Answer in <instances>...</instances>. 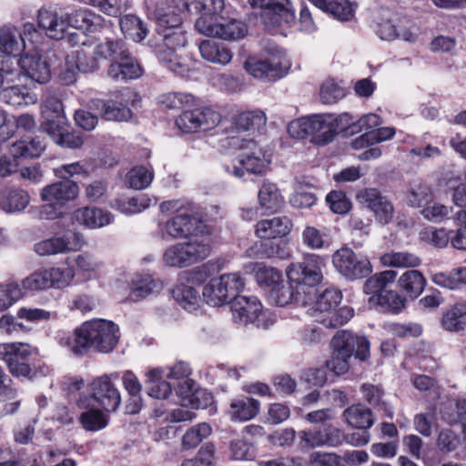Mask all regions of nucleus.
I'll return each instance as SVG.
<instances>
[{"label": "nucleus", "instance_id": "5701e85b", "mask_svg": "<svg viewBox=\"0 0 466 466\" xmlns=\"http://www.w3.org/2000/svg\"><path fill=\"white\" fill-rule=\"evenodd\" d=\"M195 271L185 272L180 277V282L172 290V296L177 303L188 312L198 311L202 303L198 290L189 283L194 279Z\"/></svg>", "mask_w": 466, "mask_h": 466}, {"label": "nucleus", "instance_id": "680f3d73", "mask_svg": "<svg viewBox=\"0 0 466 466\" xmlns=\"http://www.w3.org/2000/svg\"><path fill=\"white\" fill-rule=\"evenodd\" d=\"M302 243L310 249H322L329 246L327 233L313 226H306L301 233Z\"/></svg>", "mask_w": 466, "mask_h": 466}, {"label": "nucleus", "instance_id": "09e8293b", "mask_svg": "<svg viewBox=\"0 0 466 466\" xmlns=\"http://www.w3.org/2000/svg\"><path fill=\"white\" fill-rule=\"evenodd\" d=\"M119 25L123 35L136 43L144 40L147 34V25L134 15H127L119 19Z\"/></svg>", "mask_w": 466, "mask_h": 466}, {"label": "nucleus", "instance_id": "c9c22d12", "mask_svg": "<svg viewBox=\"0 0 466 466\" xmlns=\"http://www.w3.org/2000/svg\"><path fill=\"white\" fill-rule=\"evenodd\" d=\"M258 400L240 396L231 400L228 410V415L232 421L245 422L255 418L259 412Z\"/></svg>", "mask_w": 466, "mask_h": 466}, {"label": "nucleus", "instance_id": "c756f323", "mask_svg": "<svg viewBox=\"0 0 466 466\" xmlns=\"http://www.w3.org/2000/svg\"><path fill=\"white\" fill-rule=\"evenodd\" d=\"M107 75L116 80L137 79L143 75V69L137 60L126 49L110 64Z\"/></svg>", "mask_w": 466, "mask_h": 466}, {"label": "nucleus", "instance_id": "e2e57ef3", "mask_svg": "<svg viewBox=\"0 0 466 466\" xmlns=\"http://www.w3.org/2000/svg\"><path fill=\"white\" fill-rule=\"evenodd\" d=\"M212 432L208 423H198L188 429L182 438V445L185 449H193L198 446Z\"/></svg>", "mask_w": 466, "mask_h": 466}, {"label": "nucleus", "instance_id": "2f4dec72", "mask_svg": "<svg viewBox=\"0 0 466 466\" xmlns=\"http://www.w3.org/2000/svg\"><path fill=\"white\" fill-rule=\"evenodd\" d=\"M292 221L288 217H274L259 220L256 224L255 234L261 239L280 238L289 235L292 229Z\"/></svg>", "mask_w": 466, "mask_h": 466}, {"label": "nucleus", "instance_id": "0eeeda50", "mask_svg": "<svg viewBox=\"0 0 466 466\" xmlns=\"http://www.w3.org/2000/svg\"><path fill=\"white\" fill-rule=\"evenodd\" d=\"M208 235L190 238L188 241L168 246L162 255V261L169 268H182L204 260L211 251Z\"/></svg>", "mask_w": 466, "mask_h": 466}, {"label": "nucleus", "instance_id": "c03bdc74", "mask_svg": "<svg viewBox=\"0 0 466 466\" xmlns=\"http://www.w3.org/2000/svg\"><path fill=\"white\" fill-rule=\"evenodd\" d=\"M267 117L263 111L248 110L238 112L232 117V126L238 131H250L266 125Z\"/></svg>", "mask_w": 466, "mask_h": 466}, {"label": "nucleus", "instance_id": "8fccbe9b", "mask_svg": "<svg viewBox=\"0 0 466 466\" xmlns=\"http://www.w3.org/2000/svg\"><path fill=\"white\" fill-rule=\"evenodd\" d=\"M46 144L36 137L30 141L21 140L14 143L9 153L15 158H34L38 157L44 152Z\"/></svg>", "mask_w": 466, "mask_h": 466}, {"label": "nucleus", "instance_id": "5fc2aeb1", "mask_svg": "<svg viewBox=\"0 0 466 466\" xmlns=\"http://www.w3.org/2000/svg\"><path fill=\"white\" fill-rule=\"evenodd\" d=\"M73 261L76 269L88 279L95 276L103 266V262L99 258L90 251H84L76 255L73 258Z\"/></svg>", "mask_w": 466, "mask_h": 466}, {"label": "nucleus", "instance_id": "f704fd0d", "mask_svg": "<svg viewBox=\"0 0 466 466\" xmlns=\"http://www.w3.org/2000/svg\"><path fill=\"white\" fill-rule=\"evenodd\" d=\"M68 29L92 33L105 25V19L88 9H80L66 15Z\"/></svg>", "mask_w": 466, "mask_h": 466}, {"label": "nucleus", "instance_id": "69168bd1", "mask_svg": "<svg viewBox=\"0 0 466 466\" xmlns=\"http://www.w3.org/2000/svg\"><path fill=\"white\" fill-rule=\"evenodd\" d=\"M252 271L255 272V277L260 286H266L270 289L279 284L282 280V276L277 269L267 267L262 264H252Z\"/></svg>", "mask_w": 466, "mask_h": 466}, {"label": "nucleus", "instance_id": "de8ad7c7", "mask_svg": "<svg viewBox=\"0 0 466 466\" xmlns=\"http://www.w3.org/2000/svg\"><path fill=\"white\" fill-rule=\"evenodd\" d=\"M83 412L80 414L79 421L82 427L89 431H98L108 424V417L98 406L89 403L88 408H80Z\"/></svg>", "mask_w": 466, "mask_h": 466}, {"label": "nucleus", "instance_id": "9b49d317", "mask_svg": "<svg viewBox=\"0 0 466 466\" xmlns=\"http://www.w3.org/2000/svg\"><path fill=\"white\" fill-rule=\"evenodd\" d=\"M197 31L206 36L228 41L242 39L248 33L247 25L237 19L222 16H200L195 23Z\"/></svg>", "mask_w": 466, "mask_h": 466}, {"label": "nucleus", "instance_id": "412c9836", "mask_svg": "<svg viewBox=\"0 0 466 466\" xmlns=\"http://www.w3.org/2000/svg\"><path fill=\"white\" fill-rule=\"evenodd\" d=\"M26 47L21 31L15 26L7 25L0 28V66L9 69L5 63L7 64L13 59L16 61V56L25 51Z\"/></svg>", "mask_w": 466, "mask_h": 466}, {"label": "nucleus", "instance_id": "6ab92c4d", "mask_svg": "<svg viewBox=\"0 0 466 466\" xmlns=\"http://www.w3.org/2000/svg\"><path fill=\"white\" fill-rule=\"evenodd\" d=\"M376 34L385 41L400 39L414 43L418 38L419 30L415 26L408 25L407 21L397 15L384 14L377 23Z\"/></svg>", "mask_w": 466, "mask_h": 466}, {"label": "nucleus", "instance_id": "79ce46f5", "mask_svg": "<svg viewBox=\"0 0 466 466\" xmlns=\"http://www.w3.org/2000/svg\"><path fill=\"white\" fill-rule=\"evenodd\" d=\"M258 202L260 208L269 212H277L282 207L284 200L278 186L265 180L258 189Z\"/></svg>", "mask_w": 466, "mask_h": 466}, {"label": "nucleus", "instance_id": "f03ea898", "mask_svg": "<svg viewBox=\"0 0 466 466\" xmlns=\"http://www.w3.org/2000/svg\"><path fill=\"white\" fill-rule=\"evenodd\" d=\"M157 33L162 39L158 45V59L174 74L183 76L187 71L180 52L187 43L185 31L182 27V18L174 10L156 12Z\"/></svg>", "mask_w": 466, "mask_h": 466}, {"label": "nucleus", "instance_id": "603ef678", "mask_svg": "<svg viewBox=\"0 0 466 466\" xmlns=\"http://www.w3.org/2000/svg\"><path fill=\"white\" fill-rule=\"evenodd\" d=\"M177 391L185 399H188L189 404L195 409L204 408L212 400L210 394L197 390L195 381L188 377L182 381Z\"/></svg>", "mask_w": 466, "mask_h": 466}, {"label": "nucleus", "instance_id": "c85d7f7f", "mask_svg": "<svg viewBox=\"0 0 466 466\" xmlns=\"http://www.w3.org/2000/svg\"><path fill=\"white\" fill-rule=\"evenodd\" d=\"M41 128L46 133L67 125L61 100L53 96H47L41 105Z\"/></svg>", "mask_w": 466, "mask_h": 466}, {"label": "nucleus", "instance_id": "bf43d9fd", "mask_svg": "<svg viewBox=\"0 0 466 466\" xmlns=\"http://www.w3.org/2000/svg\"><path fill=\"white\" fill-rule=\"evenodd\" d=\"M22 298L27 292L49 289L46 268H39L25 278L19 284Z\"/></svg>", "mask_w": 466, "mask_h": 466}, {"label": "nucleus", "instance_id": "ddd939ff", "mask_svg": "<svg viewBox=\"0 0 466 466\" xmlns=\"http://www.w3.org/2000/svg\"><path fill=\"white\" fill-rule=\"evenodd\" d=\"M86 245L84 235L76 230H67L42 239L34 245V251L41 257L77 252Z\"/></svg>", "mask_w": 466, "mask_h": 466}, {"label": "nucleus", "instance_id": "338daca9", "mask_svg": "<svg viewBox=\"0 0 466 466\" xmlns=\"http://www.w3.org/2000/svg\"><path fill=\"white\" fill-rule=\"evenodd\" d=\"M424 218L431 222L440 223L453 218V208L434 202L433 199L421 210Z\"/></svg>", "mask_w": 466, "mask_h": 466}, {"label": "nucleus", "instance_id": "13d9d810", "mask_svg": "<svg viewBox=\"0 0 466 466\" xmlns=\"http://www.w3.org/2000/svg\"><path fill=\"white\" fill-rule=\"evenodd\" d=\"M153 177L152 169L143 166H137L127 172L126 182L129 187L140 190L147 187L151 184Z\"/></svg>", "mask_w": 466, "mask_h": 466}, {"label": "nucleus", "instance_id": "4468645a", "mask_svg": "<svg viewBox=\"0 0 466 466\" xmlns=\"http://www.w3.org/2000/svg\"><path fill=\"white\" fill-rule=\"evenodd\" d=\"M332 264L343 278L350 281L364 279L372 271L369 258L355 253L350 248H341L335 251Z\"/></svg>", "mask_w": 466, "mask_h": 466}, {"label": "nucleus", "instance_id": "774afa93", "mask_svg": "<svg viewBox=\"0 0 466 466\" xmlns=\"http://www.w3.org/2000/svg\"><path fill=\"white\" fill-rule=\"evenodd\" d=\"M346 96V90L334 79L325 80L319 88V98L323 104L337 103Z\"/></svg>", "mask_w": 466, "mask_h": 466}, {"label": "nucleus", "instance_id": "37998d69", "mask_svg": "<svg viewBox=\"0 0 466 466\" xmlns=\"http://www.w3.org/2000/svg\"><path fill=\"white\" fill-rule=\"evenodd\" d=\"M155 201L147 195L140 194L132 198H116L110 206L125 215H134L146 210Z\"/></svg>", "mask_w": 466, "mask_h": 466}, {"label": "nucleus", "instance_id": "1a4fd4ad", "mask_svg": "<svg viewBox=\"0 0 466 466\" xmlns=\"http://www.w3.org/2000/svg\"><path fill=\"white\" fill-rule=\"evenodd\" d=\"M265 58L249 57L245 62V69L254 76L264 81H275L283 77L289 68L285 52L274 44L264 47Z\"/></svg>", "mask_w": 466, "mask_h": 466}, {"label": "nucleus", "instance_id": "423d86ee", "mask_svg": "<svg viewBox=\"0 0 466 466\" xmlns=\"http://www.w3.org/2000/svg\"><path fill=\"white\" fill-rule=\"evenodd\" d=\"M341 299L342 294L339 289H326L318 296L314 305L308 309V313L315 321L327 328L344 325L353 317V309L347 306L337 309Z\"/></svg>", "mask_w": 466, "mask_h": 466}, {"label": "nucleus", "instance_id": "0e129e2a", "mask_svg": "<svg viewBox=\"0 0 466 466\" xmlns=\"http://www.w3.org/2000/svg\"><path fill=\"white\" fill-rule=\"evenodd\" d=\"M124 44L119 40H106L105 42H100L96 45L94 47V58L90 61H94L96 64V60L99 59H112L115 61L120 55L121 51H124Z\"/></svg>", "mask_w": 466, "mask_h": 466}, {"label": "nucleus", "instance_id": "2eb2a0df", "mask_svg": "<svg viewBox=\"0 0 466 466\" xmlns=\"http://www.w3.org/2000/svg\"><path fill=\"white\" fill-rule=\"evenodd\" d=\"M135 96L130 88H123L114 94V97L107 100L95 99L90 102V108L96 110V114L108 121H127L132 116L128 106Z\"/></svg>", "mask_w": 466, "mask_h": 466}, {"label": "nucleus", "instance_id": "a211bd4d", "mask_svg": "<svg viewBox=\"0 0 466 466\" xmlns=\"http://www.w3.org/2000/svg\"><path fill=\"white\" fill-rule=\"evenodd\" d=\"M221 120L219 112L206 106L187 110L176 118V126L184 133L208 131L217 127Z\"/></svg>", "mask_w": 466, "mask_h": 466}, {"label": "nucleus", "instance_id": "393cba45", "mask_svg": "<svg viewBox=\"0 0 466 466\" xmlns=\"http://www.w3.org/2000/svg\"><path fill=\"white\" fill-rule=\"evenodd\" d=\"M358 199L364 204L381 224H388L393 217L392 204L375 188H365L358 193Z\"/></svg>", "mask_w": 466, "mask_h": 466}, {"label": "nucleus", "instance_id": "39448f33", "mask_svg": "<svg viewBox=\"0 0 466 466\" xmlns=\"http://www.w3.org/2000/svg\"><path fill=\"white\" fill-rule=\"evenodd\" d=\"M398 273L387 269L369 278L363 286L365 294L370 295V306L393 313L400 312L404 307V299L397 291L389 289L397 279Z\"/></svg>", "mask_w": 466, "mask_h": 466}, {"label": "nucleus", "instance_id": "052dcab7", "mask_svg": "<svg viewBox=\"0 0 466 466\" xmlns=\"http://www.w3.org/2000/svg\"><path fill=\"white\" fill-rule=\"evenodd\" d=\"M35 349L28 343H0V357L3 360H28Z\"/></svg>", "mask_w": 466, "mask_h": 466}, {"label": "nucleus", "instance_id": "ea45409f", "mask_svg": "<svg viewBox=\"0 0 466 466\" xmlns=\"http://www.w3.org/2000/svg\"><path fill=\"white\" fill-rule=\"evenodd\" d=\"M309 2L339 21H349L354 16L355 6L349 0H309Z\"/></svg>", "mask_w": 466, "mask_h": 466}, {"label": "nucleus", "instance_id": "4c0bfd02", "mask_svg": "<svg viewBox=\"0 0 466 466\" xmlns=\"http://www.w3.org/2000/svg\"><path fill=\"white\" fill-rule=\"evenodd\" d=\"M441 326L444 330L452 333L466 330V301L449 306L442 313Z\"/></svg>", "mask_w": 466, "mask_h": 466}, {"label": "nucleus", "instance_id": "4d7b16f0", "mask_svg": "<svg viewBox=\"0 0 466 466\" xmlns=\"http://www.w3.org/2000/svg\"><path fill=\"white\" fill-rule=\"evenodd\" d=\"M441 419L449 424L461 423L466 437V399L458 400L453 407L445 405L441 410Z\"/></svg>", "mask_w": 466, "mask_h": 466}, {"label": "nucleus", "instance_id": "cd10ccee", "mask_svg": "<svg viewBox=\"0 0 466 466\" xmlns=\"http://www.w3.org/2000/svg\"><path fill=\"white\" fill-rule=\"evenodd\" d=\"M84 48L68 54L64 64L60 67L59 79L65 85H71L76 82L79 71L88 72L96 67L94 61H86Z\"/></svg>", "mask_w": 466, "mask_h": 466}, {"label": "nucleus", "instance_id": "9d476101", "mask_svg": "<svg viewBox=\"0 0 466 466\" xmlns=\"http://www.w3.org/2000/svg\"><path fill=\"white\" fill-rule=\"evenodd\" d=\"M245 282L238 273H227L211 279L202 289L203 300L210 307L231 303L244 289Z\"/></svg>", "mask_w": 466, "mask_h": 466}, {"label": "nucleus", "instance_id": "6e6552de", "mask_svg": "<svg viewBox=\"0 0 466 466\" xmlns=\"http://www.w3.org/2000/svg\"><path fill=\"white\" fill-rule=\"evenodd\" d=\"M119 379L117 372L95 378L89 384L90 394H82L76 400L78 408H88L89 403L100 407L106 412L116 411L121 404V394L115 384Z\"/></svg>", "mask_w": 466, "mask_h": 466}, {"label": "nucleus", "instance_id": "aec40b11", "mask_svg": "<svg viewBox=\"0 0 466 466\" xmlns=\"http://www.w3.org/2000/svg\"><path fill=\"white\" fill-rule=\"evenodd\" d=\"M333 351L346 356L366 360L370 357V341L364 336L354 334L349 330H340L332 338Z\"/></svg>", "mask_w": 466, "mask_h": 466}, {"label": "nucleus", "instance_id": "a878e982", "mask_svg": "<svg viewBox=\"0 0 466 466\" xmlns=\"http://www.w3.org/2000/svg\"><path fill=\"white\" fill-rule=\"evenodd\" d=\"M71 221L87 229H98L112 224L114 216L100 208L83 207L72 212Z\"/></svg>", "mask_w": 466, "mask_h": 466}, {"label": "nucleus", "instance_id": "864d4df0", "mask_svg": "<svg viewBox=\"0 0 466 466\" xmlns=\"http://www.w3.org/2000/svg\"><path fill=\"white\" fill-rule=\"evenodd\" d=\"M380 262L384 267L415 268L421 264V259L410 252L392 251L383 254L380 257Z\"/></svg>", "mask_w": 466, "mask_h": 466}, {"label": "nucleus", "instance_id": "f257e3e1", "mask_svg": "<svg viewBox=\"0 0 466 466\" xmlns=\"http://www.w3.org/2000/svg\"><path fill=\"white\" fill-rule=\"evenodd\" d=\"M118 339V327L102 319L86 321L73 333L58 331L56 335V342L76 357L85 355L91 349L108 353L115 349Z\"/></svg>", "mask_w": 466, "mask_h": 466}, {"label": "nucleus", "instance_id": "bb28decb", "mask_svg": "<svg viewBox=\"0 0 466 466\" xmlns=\"http://www.w3.org/2000/svg\"><path fill=\"white\" fill-rule=\"evenodd\" d=\"M79 187L76 182L64 180L46 186L41 189L40 198L44 202L55 203L58 208L77 198Z\"/></svg>", "mask_w": 466, "mask_h": 466}, {"label": "nucleus", "instance_id": "a19ab883", "mask_svg": "<svg viewBox=\"0 0 466 466\" xmlns=\"http://www.w3.org/2000/svg\"><path fill=\"white\" fill-rule=\"evenodd\" d=\"M164 373L165 370L161 368L151 369L146 373L147 394L151 398L166 400L171 394L172 387L164 380L166 378Z\"/></svg>", "mask_w": 466, "mask_h": 466}, {"label": "nucleus", "instance_id": "4be33fe9", "mask_svg": "<svg viewBox=\"0 0 466 466\" xmlns=\"http://www.w3.org/2000/svg\"><path fill=\"white\" fill-rule=\"evenodd\" d=\"M16 64L26 76L36 83L45 84L50 79L49 65L39 48L25 51Z\"/></svg>", "mask_w": 466, "mask_h": 466}, {"label": "nucleus", "instance_id": "dca6fc26", "mask_svg": "<svg viewBox=\"0 0 466 466\" xmlns=\"http://www.w3.org/2000/svg\"><path fill=\"white\" fill-rule=\"evenodd\" d=\"M324 259L319 255L309 254L299 262L290 264L286 274L291 283L303 289V286L314 288L322 280Z\"/></svg>", "mask_w": 466, "mask_h": 466}, {"label": "nucleus", "instance_id": "e433bc0d", "mask_svg": "<svg viewBox=\"0 0 466 466\" xmlns=\"http://www.w3.org/2000/svg\"><path fill=\"white\" fill-rule=\"evenodd\" d=\"M29 193L19 187H6L0 191V209L5 213H18L30 203Z\"/></svg>", "mask_w": 466, "mask_h": 466}, {"label": "nucleus", "instance_id": "b1692460", "mask_svg": "<svg viewBox=\"0 0 466 466\" xmlns=\"http://www.w3.org/2000/svg\"><path fill=\"white\" fill-rule=\"evenodd\" d=\"M299 439L300 448L305 450L322 446L335 447L341 443L342 434L339 429L329 426L322 430L301 431Z\"/></svg>", "mask_w": 466, "mask_h": 466}, {"label": "nucleus", "instance_id": "3c124183", "mask_svg": "<svg viewBox=\"0 0 466 466\" xmlns=\"http://www.w3.org/2000/svg\"><path fill=\"white\" fill-rule=\"evenodd\" d=\"M343 416L350 426L357 429L367 430L374 423L371 410L360 404L346 409Z\"/></svg>", "mask_w": 466, "mask_h": 466}, {"label": "nucleus", "instance_id": "7c9ffc66", "mask_svg": "<svg viewBox=\"0 0 466 466\" xmlns=\"http://www.w3.org/2000/svg\"><path fill=\"white\" fill-rule=\"evenodd\" d=\"M311 135L318 144L325 145L332 141L338 132V118L331 114H320L309 116Z\"/></svg>", "mask_w": 466, "mask_h": 466}, {"label": "nucleus", "instance_id": "72a5a7b5", "mask_svg": "<svg viewBox=\"0 0 466 466\" xmlns=\"http://www.w3.org/2000/svg\"><path fill=\"white\" fill-rule=\"evenodd\" d=\"M163 289V283L150 275H136L130 282L128 300L140 301L151 295L158 294Z\"/></svg>", "mask_w": 466, "mask_h": 466}, {"label": "nucleus", "instance_id": "58836bf2", "mask_svg": "<svg viewBox=\"0 0 466 466\" xmlns=\"http://www.w3.org/2000/svg\"><path fill=\"white\" fill-rule=\"evenodd\" d=\"M201 57L207 62L226 66L233 57L232 51L224 44L214 40H203L198 44Z\"/></svg>", "mask_w": 466, "mask_h": 466}, {"label": "nucleus", "instance_id": "20e7f679", "mask_svg": "<svg viewBox=\"0 0 466 466\" xmlns=\"http://www.w3.org/2000/svg\"><path fill=\"white\" fill-rule=\"evenodd\" d=\"M227 140L228 146L241 150L237 162L223 164V169L228 175L241 178L245 171L254 175H263L267 172L272 158L269 150L254 140L240 137H230Z\"/></svg>", "mask_w": 466, "mask_h": 466}, {"label": "nucleus", "instance_id": "473e14b6", "mask_svg": "<svg viewBox=\"0 0 466 466\" xmlns=\"http://www.w3.org/2000/svg\"><path fill=\"white\" fill-rule=\"evenodd\" d=\"M38 25L49 38L56 40L64 39L68 30L66 16L44 8L38 12Z\"/></svg>", "mask_w": 466, "mask_h": 466}, {"label": "nucleus", "instance_id": "49530a36", "mask_svg": "<svg viewBox=\"0 0 466 466\" xmlns=\"http://www.w3.org/2000/svg\"><path fill=\"white\" fill-rule=\"evenodd\" d=\"M397 283L399 288L409 296L417 298L423 292L427 281L420 271L410 269L403 272Z\"/></svg>", "mask_w": 466, "mask_h": 466}, {"label": "nucleus", "instance_id": "f3484780", "mask_svg": "<svg viewBox=\"0 0 466 466\" xmlns=\"http://www.w3.org/2000/svg\"><path fill=\"white\" fill-rule=\"evenodd\" d=\"M253 7L261 9L259 16L267 29L274 30L282 24L295 21V13L289 0H248Z\"/></svg>", "mask_w": 466, "mask_h": 466}, {"label": "nucleus", "instance_id": "f8f14e48", "mask_svg": "<svg viewBox=\"0 0 466 466\" xmlns=\"http://www.w3.org/2000/svg\"><path fill=\"white\" fill-rule=\"evenodd\" d=\"M232 319L239 325L255 324L258 328L268 329L275 322L274 316L263 310L262 304L254 296H238L231 302Z\"/></svg>", "mask_w": 466, "mask_h": 466}, {"label": "nucleus", "instance_id": "a18cd8bd", "mask_svg": "<svg viewBox=\"0 0 466 466\" xmlns=\"http://www.w3.org/2000/svg\"><path fill=\"white\" fill-rule=\"evenodd\" d=\"M1 100L12 106L34 105L37 101V96L29 92L25 87L18 86H2Z\"/></svg>", "mask_w": 466, "mask_h": 466}, {"label": "nucleus", "instance_id": "7ed1b4c3", "mask_svg": "<svg viewBox=\"0 0 466 466\" xmlns=\"http://www.w3.org/2000/svg\"><path fill=\"white\" fill-rule=\"evenodd\" d=\"M162 214H176L163 224H159V235L162 239L187 238L199 237L198 233L202 226L197 217V208L189 200L173 199L164 201L159 206Z\"/></svg>", "mask_w": 466, "mask_h": 466}, {"label": "nucleus", "instance_id": "6e6d98bb", "mask_svg": "<svg viewBox=\"0 0 466 466\" xmlns=\"http://www.w3.org/2000/svg\"><path fill=\"white\" fill-rule=\"evenodd\" d=\"M46 271L49 289H64L71 285L76 277L75 270L69 268L53 266L46 268Z\"/></svg>", "mask_w": 466, "mask_h": 466}]
</instances>
